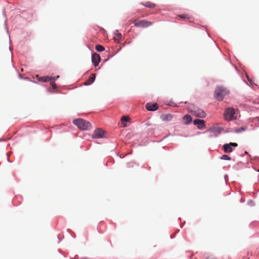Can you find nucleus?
I'll use <instances>...</instances> for the list:
<instances>
[{
    "label": "nucleus",
    "instance_id": "f257e3e1",
    "mask_svg": "<svg viewBox=\"0 0 259 259\" xmlns=\"http://www.w3.org/2000/svg\"><path fill=\"white\" fill-rule=\"evenodd\" d=\"M73 123L81 130H89L92 127V125L89 121L81 118L73 120Z\"/></svg>",
    "mask_w": 259,
    "mask_h": 259
},
{
    "label": "nucleus",
    "instance_id": "f03ea898",
    "mask_svg": "<svg viewBox=\"0 0 259 259\" xmlns=\"http://www.w3.org/2000/svg\"><path fill=\"white\" fill-rule=\"evenodd\" d=\"M229 93L226 88L221 87H218L214 92V98L218 101H222Z\"/></svg>",
    "mask_w": 259,
    "mask_h": 259
},
{
    "label": "nucleus",
    "instance_id": "7ed1b4c3",
    "mask_svg": "<svg viewBox=\"0 0 259 259\" xmlns=\"http://www.w3.org/2000/svg\"><path fill=\"white\" fill-rule=\"evenodd\" d=\"M130 21L134 24V26L137 27L146 28L151 26L153 23L146 20H138L136 19H132Z\"/></svg>",
    "mask_w": 259,
    "mask_h": 259
},
{
    "label": "nucleus",
    "instance_id": "20e7f679",
    "mask_svg": "<svg viewBox=\"0 0 259 259\" xmlns=\"http://www.w3.org/2000/svg\"><path fill=\"white\" fill-rule=\"evenodd\" d=\"M235 114V110L233 108H228L224 111L225 118L227 120H231L233 119Z\"/></svg>",
    "mask_w": 259,
    "mask_h": 259
},
{
    "label": "nucleus",
    "instance_id": "39448f33",
    "mask_svg": "<svg viewBox=\"0 0 259 259\" xmlns=\"http://www.w3.org/2000/svg\"><path fill=\"white\" fill-rule=\"evenodd\" d=\"M232 146L236 147L238 144L236 143H230L229 144H225L223 145V149L225 153H231L233 151Z\"/></svg>",
    "mask_w": 259,
    "mask_h": 259
},
{
    "label": "nucleus",
    "instance_id": "423d86ee",
    "mask_svg": "<svg viewBox=\"0 0 259 259\" xmlns=\"http://www.w3.org/2000/svg\"><path fill=\"white\" fill-rule=\"evenodd\" d=\"M104 132L100 128H97L96 130L93 135L92 137L93 138H101L104 137Z\"/></svg>",
    "mask_w": 259,
    "mask_h": 259
},
{
    "label": "nucleus",
    "instance_id": "0eeeda50",
    "mask_svg": "<svg viewBox=\"0 0 259 259\" xmlns=\"http://www.w3.org/2000/svg\"><path fill=\"white\" fill-rule=\"evenodd\" d=\"M92 61L93 64L97 66L98 65L100 61V56L97 53H94L92 56Z\"/></svg>",
    "mask_w": 259,
    "mask_h": 259
},
{
    "label": "nucleus",
    "instance_id": "6e6552de",
    "mask_svg": "<svg viewBox=\"0 0 259 259\" xmlns=\"http://www.w3.org/2000/svg\"><path fill=\"white\" fill-rule=\"evenodd\" d=\"M194 115H195L196 117H198L200 118H204L206 116L205 113L200 109H195L192 111Z\"/></svg>",
    "mask_w": 259,
    "mask_h": 259
},
{
    "label": "nucleus",
    "instance_id": "1a4fd4ad",
    "mask_svg": "<svg viewBox=\"0 0 259 259\" xmlns=\"http://www.w3.org/2000/svg\"><path fill=\"white\" fill-rule=\"evenodd\" d=\"M194 125H196L199 129H202L205 126V121L203 120L197 119L193 121Z\"/></svg>",
    "mask_w": 259,
    "mask_h": 259
},
{
    "label": "nucleus",
    "instance_id": "9d476101",
    "mask_svg": "<svg viewBox=\"0 0 259 259\" xmlns=\"http://www.w3.org/2000/svg\"><path fill=\"white\" fill-rule=\"evenodd\" d=\"M146 108L149 111H155L158 109V105L156 103H148L146 105Z\"/></svg>",
    "mask_w": 259,
    "mask_h": 259
},
{
    "label": "nucleus",
    "instance_id": "9b49d317",
    "mask_svg": "<svg viewBox=\"0 0 259 259\" xmlns=\"http://www.w3.org/2000/svg\"><path fill=\"white\" fill-rule=\"evenodd\" d=\"M95 74H91L89 78L84 82V85H88L91 84L95 81Z\"/></svg>",
    "mask_w": 259,
    "mask_h": 259
},
{
    "label": "nucleus",
    "instance_id": "f8f14e48",
    "mask_svg": "<svg viewBox=\"0 0 259 259\" xmlns=\"http://www.w3.org/2000/svg\"><path fill=\"white\" fill-rule=\"evenodd\" d=\"M173 116L170 114H163L161 116V118L164 121H171L172 119Z\"/></svg>",
    "mask_w": 259,
    "mask_h": 259
},
{
    "label": "nucleus",
    "instance_id": "ddd939ff",
    "mask_svg": "<svg viewBox=\"0 0 259 259\" xmlns=\"http://www.w3.org/2000/svg\"><path fill=\"white\" fill-rule=\"evenodd\" d=\"M209 131L213 133H217L220 134L222 131V128L219 126L214 125L211 126L209 128Z\"/></svg>",
    "mask_w": 259,
    "mask_h": 259
},
{
    "label": "nucleus",
    "instance_id": "4468645a",
    "mask_svg": "<svg viewBox=\"0 0 259 259\" xmlns=\"http://www.w3.org/2000/svg\"><path fill=\"white\" fill-rule=\"evenodd\" d=\"M36 77L38 80L43 82L49 81L50 80L52 79V77L49 76L39 77L38 75H36Z\"/></svg>",
    "mask_w": 259,
    "mask_h": 259
},
{
    "label": "nucleus",
    "instance_id": "2eb2a0df",
    "mask_svg": "<svg viewBox=\"0 0 259 259\" xmlns=\"http://www.w3.org/2000/svg\"><path fill=\"white\" fill-rule=\"evenodd\" d=\"M141 4L146 7L150 8H153L156 7V5L155 4L152 3L150 2H147L145 3H142Z\"/></svg>",
    "mask_w": 259,
    "mask_h": 259
},
{
    "label": "nucleus",
    "instance_id": "dca6fc26",
    "mask_svg": "<svg viewBox=\"0 0 259 259\" xmlns=\"http://www.w3.org/2000/svg\"><path fill=\"white\" fill-rule=\"evenodd\" d=\"M183 119L186 124L190 123L192 121V117L189 115H186L183 117Z\"/></svg>",
    "mask_w": 259,
    "mask_h": 259
},
{
    "label": "nucleus",
    "instance_id": "f3484780",
    "mask_svg": "<svg viewBox=\"0 0 259 259\" xmlns=\"http://www.w3.org/2000/svg\"><path fill=\"white\" fill-rule=\"evenodd\" d=\"M130 118L128 116H123L121 117V120L122 122V124L123 127L126 126V124L124 123L123 122H127V121H130Z\"/></svg>",
    "mask_w": 259,
    "mask_h": 259
},
{
    "label": "nucleus",
    "instance_id": "a211bd4d",
    "mask_svg": "<svg viewBox=\"0 0 259 259\" xmlns=\"http://www.w3.org/2000/svg\"><path fill=\"white\" fill-rule=\"evenodd\" d=\"M121 39V34L120 33H117L115 34V36L114 37V39L115 41L118 42Z\"/></svg>",
    "mask_w": 259,
    "mask_h": 259
},
{
    "label": "nucleus",
    "instance_id": "6ab92c4d",
    "mask_svg": "<svg viewBox=\"0 0 259 259\" xmlns=\"http://www.w3.org/2000/svg\"><path fill=\"white\" fill-rule=\"evenodd\" d=\"M55 77H52V79L50 80L49 81H50V84L52 88L54 89H56L57 88V85L55 82Z\"/></svg>",
    "mask_w": 259,
    "mask_h": 259
},
{
    "label": "nucleus",
    "instance_id": "aec40b11",
    "mask_svg": "<svg viewBox=\"0 0 259 259\" xmlns=\"http://www.w3.org/2000/svg\"><path fill=\"white\" fill-rule=\"evenodd\" d=\"M96 49L98 52H102V51H104L105 49L102 46H101L100 45H97L96 46Z\"/></svg>",
    "mask_w": 259,
    "mask_h": 259
},
{
    "label": "nucleus",
    "instance_id": "412c9836",
    "mask_svg": "<svg viewBox=\"0 0 259 259\" xmlns=\"http://www.w3.org/2000/svg\"><path fill=\"white\" fill-rule=\"evenodd\" d=\"M205 256L207 259H215V257L213 255L209 253H205Z\"/></svg>",
    "mask_w": 259,
    "mask_h": 259
},
{
    "label": "nucleus",
    "instance_id": "4be33fe9",
    "mask_svg": "<svg viewBox=\"0 0 259 259\" xmlns=\"http://www.w3.org/2000/svg\"><path fill=\"white\" fill-rule=\"evenodd\" d=\"M221 159H223V160H231V157L230 156H229L228 155H223L222 157H221Z\"/></svg>",
    "mask_w": 259,
    "mask_h": 259
},
{
    "label": "nucleus",
    "instance_id": "5701e85b",
    "mask_svg": "<svg viewBox=\"0 0 259 259\" xmlns=\"http://www.w3.org/2000/svg\"><path fill=\"white\" fill-rule=\"evenodd\" d=\"M246 130L245 127H240V128H238L237 129H236L235 130L236 132L237 133H241L243 131H245Z\"/></svg>",
    "mask_w": 259,
    "mask_h": 259
},
{
    "label": "nucleus",
    "instance_id": "b1692460",
    "mask_svg": "<svg viewBox=\"0 0 259 259\" xmlns=\"http://www.w3.org/2000/svg\"><path fill=\"white\" fill-rule=\"evenodd\" d=\"M178 16L180 18H184V19H189L190 18L189 16L187 14L180 15Z\"/></svg>",
    "mask_w": 259,
    "mask_h": 259
},
{
    "label": "nucleus",
    "instance_id": "393cba45",
    "mask_svg": "<svg viewBox=\"0 0 259 259\" xmlns=\"http://www.w3.org/2000/svg\"><path fill=\"white\" fill-rule=\"evenodd\" d=\"M55 80L57 79V78H58L59 77V76H55Z\"/></svg>",
    "mask_w": 259,
    "mask_h": 259
}]
</instances>
